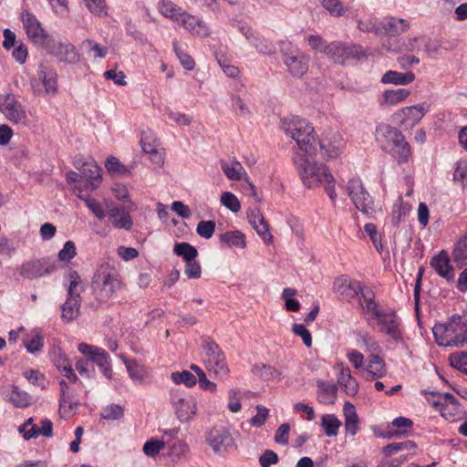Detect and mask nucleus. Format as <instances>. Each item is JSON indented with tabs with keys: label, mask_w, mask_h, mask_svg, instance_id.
<instances>
[{
	"label": "nucleus",
	"mask_w": 467,
	"mask_h": 467,
	"mask_svg": "<svg viewBox=\"0 0 467 467\" xmlns=\"http://www.w3.org/2000/svg\"><path fill=\"white\" fill-rule=\"evenodd\" d=\"M73 164L79 172L68 171L66 180L79 200L93 204L90 197L102 182L101 169L92 158H76Z\"/></svg>",
	"instance_id": "obj_1"
},
{
	"label": "nucleus",
	"mask_w": 467,
	"mask_h": 467,
	"mask_svg": "<svg viewBox=\"0 0 467 467\" xmlns=\"http://www.w3.org/2000/svg\"><path fill=\"white\" fill-rule=\"evenodd\" d=\"M315 155L294 154L293 162L303 184L314 189L324 185L330 201H336L335 178L328 167L314 160Z\"/></svg>",
	"instance_id": "obj_2"
},
{
	"label": "nucleus",
	"mask_w": 467,
	"mask_h": 467,
	"mask_svg": "<svg viewBox=\"0 0 467 467\" xmlns=\"http://www.w3.org/2000/svg\"><path fill=\"white\" fill-rule=\"evenodd\" d=\"M375 138L381 150L389 153L399 164L407 163L411 159V147L398 128L380 123L376 128Z\"/></svg>",
	"instance_id": "obj_3"
},
{
	"label": "nucleus",
	"mask_w": 467,
	"mask_h": 467,
	"mask_svg": "<svg viewBox=\"0 0 467 467\" xmlns=\"http://www.w3.org/2000/svg\"><path fill=\"white\" fill-rule=\"evenodd\" d=\"M281 129L296 142L297 149L294 154L316 155L317 149L315 129L306 119L296 116L284 118L281 120Z\"/></svg>",
	"instance_id": "obj_4"
},
{
	"label": "nucleus",
	"mask_w": 467,
	"mask_h": 467,
	"mask_svg": "<svg viewBox=\"0 0 467 467\" xmlns=\"http://www.w3.org/2000/svg\"><path fill=\"white\" fill-rule=\"evenodd\" d=\"M432 333L439 346L462 348L467 345V315L452 316L444 323L435 324Z\"/></svg>",
	"instance_id": "obj_5"
},
{
	"label": "nucleus",
	"mask_w": 467,
	"mask_h": 467,
	"mask_svg": "<svg viewBox=\"0 0 467 467\" xmlns=\"http://www.w3.org/2000/svg\"><path fill=\"white\" fill-rule=\"evenodd\" d=\"M120 286L119 275L109 265H101L93 276V293L96 299L101 303H106L112 298Z\"/></svg>",
	"instance_id": "obj_6"
},
{
	"label": "nucleus",
	"mask_w": 467,
	"mask_h": 467,
	"mask_svg": "<svg viewBox=\"0 0 467 467\" xmlns=\"http://www.w3.org/2000/svg\"><path fill=\"white\" fill-rule=\"evenodd\" d=\"M69 285L67 287V297L61 306V318L66 322H71L79 316L83 285L80 276L76 271L68 274Z\"/></svg>",
	"instance_id": "obj_7"
},
{
	"label": "nucleus",
	"mask_w": 467,
	"mask_h": 467,
	"mask_svg": "<svg viewBox=\"0 0 467 467\" xmlns=\"http://www.w3.org/2000/svg\"><path fill=\"white\" fill-rule=\"evenodd\" d=\"M282 60L290 75L301 78L308 70V57L291 42H282L280 46Z\"/></svg>",
	"instance_id": "obj_8"
},
{
	"label": "nucleus",
	"mask_w": 467,
	"mask_h": 467,
	"mask_svg": "<svg viewBox=\"0 0 467 467\" xmlns=\"http://www.w3.org/2000/svg\"><path fill=\"white\" fill-rule=\"evenodd\" d=\"M203 363L206 369L219 379H224L229 374L225 358L219 346L213 340H206L202 346Z\"/></svg>",
	"instance_id": "obj_9"
},
{
	"label": "nucleus",
	"mask_w": 467,
	"mask_h": 467,
	"mask_svg": "<svg viewBox=\"0 0 467 467\" xmlns=\"http://www.w3.org/2000/svg\"><path fill=\"white\" fill-rule=\"evenodd\" d=\"M171 403L179 421L184 423L192 420L198 411L196 400L190 394L177 389L171 390Z\"/></svg>",
	"instance_id": "obj_10"
},
{
	"label": "nucleus",
	"mask_w": 467,
	"mask_h": 467,
	"mask_svg": "<svg viewBox=\"0 0 467 467\" xmlns=\"http://www.w3.org/2000/svg\"><path fill=\"white\" fill-rule=\"evenodd\" d=\"M34 93L41 96L44 93L55 95L57 92V74L55 69L41 63L37 69V78L30 81Z\"/></svg>",
	"instance_id": "obj_11"
},
{
	"label": "nucleus",
	"mask_w": 467,
	"mask_h": 467,
	"mask_svg": "<svg viewBox=\"0 0 467 467\" xmlns=\"http://www.w3.org/2000/svg\"><path fill=\"white\" fill-rule=\"evenodd\" d=\"M78 349L81 354L95 362L107 379H110L112 378L113 371L110 358L105 349L83 342L78 344Z\"/></svg>",
	"instance_id": "obj_12"
},
{
	"label": "nucleus",
	"mask_w": 467,
	"mask_h": 467,
	"mask_svg": "<svg viewBox=\"0 0 467 467\" xmlns=\"http://www.w3.org/2000/svg\"><path fill=\"white\" fill-rule=\"evenodd\" d=\"M0 111L12 122L26 125L27 115L13 94L0 95Z\"/></svg>",
	"instance_id": "obj_13"
},
{
	"label": "nucleus",
	"mask_w": 467,
	"mask_h": 467,
	"mask_svg": "<svg viewBox=\"0 0 467 467\" xmlns=\"http://www.w3.org/2000/svg\"><path fill=\"white\" fill-rule=\"evenodd\" d=\"M374 319L377 320L379 331L390 337L394 341L401 340L400 321L393 309L385 308Z\"/></svg>",
	"instance_id": "obj_14"
},
{
	"label": "nucleus",
	"mask_w": 467,
	"mask_h": 467,
	"mask_svg": "<svg viewBox=\"0 0 467 467\" xmlns=\"http://www.w3.org/2000/svg\"><path fill=\"white\" fill-rule=\"evenodd\" d=\"M327 48V57L338 64H345L350 59H358L364 56L360 47H347L340 42H332Z\"/></svg>",
	"instance_id": "obj_15"
},
{
	"label": "nucleus",
	"mask_w": 467,
	"mask_h": 467,
	"mask_svg": "<svg viewBox=\"0 0 467 467\" xmlns=\"http://www.w3.org/2000/svg\"><path fill=\"white\" fill-rule=\"evenodd\" d=\"M344 192L353 204H369L372 198L359 177L348 179L346 184H341Z\"/></svg>",
	"instance_id": "obj_16"
},
{
	"label": "nucleus",
	"mask_w": 467,
	"mask_h": 467,
	"mask_svg": "<svg viewBox=\"0 0 467 467\" xmlns=\"http://www.w3.org/2000/svg\"><path fill=\"white\" fill-rule=\"evenodd\" d=\"M54 267L47 265L44 260H31L24 262L19 267L16 268L14 275L16 279H36L45 275L50 274Z\"/></svg>",
	"instance_id": "obj_17"
},
{
	"label": "nucleus",
	"mask_w": 467,
	"mask_h": 467,
	"mask_svg": "<svg viewBox=\"0 0 467 467\" xmlns=\"http://www.w3.org/2000/svg\"><path fill=\"white\" fill-rule=\"evenodd\" d=\"M21 19L27 37L35 44L46 45L47 35L36 16L28 11H25L21 15Z\"/></svg>",
	"instance_id": "obj_18"
},
{
	"label": "nucleus",
	"mask_w": 467,
	"mask_h": 467,
	"mask_svg": "<svg viewBox=\"0 0 467 467\" xmlns=\"http://www.w3.org/2000/svg\"><path fill=\"white\" fill-rule=\"evenodd\" d=\"M206 441L215 453H223L234 444L231 433L224 427L212 429L206 434Z\"/></svg>",
	"instance_id": "obj_19"
},
{
	"label": "nucleus",
	"mask_w": 467,
	"mask_h": 467,
	"mask_svg": "<svg viewBox=\"0 0 467 467\" xmlns=\"http://www.w3.org/2000/svg\"><path fill=\"white\" fill-rule=\"evenodd\" d=\"M323 157L327 160L339 157L344 150V140L339 133L329 132L324 135L318 142Z\"/></svg>",
	"instance_id": "obj_20"
},
{
	"label": "nucleus",
	"mask_w": 467,
	"mask_h": 467,
	"mask_svg": "<svg viewBox=\"0 0 467 467\" xmlns=\"http://www.w3.org/2000/svg\"><path fill=\"white\" fill-rule=\"evenodd\" d=\"M47 47L49 53L60 62L75 65L80 59L79 53L71 43L54 42Z\"/></svg>",
	"instance_id": "obj_21"
},
{
	"label": "nucleus",
	"mask_w": 467,
	"mask_h": 467,
	"mask_svg": "<svg viewBox=\"0 0 467 467\" xmlns=\"http://www.w3.org/2000/svg\"><path fill=\"white\" fill-rule=\"evenodd\" d=\"M358 296L362 312L367 316L368 321L374 320L385 309L380 307L375 299L374 292L368 286L363 285Z\"/></svg>",
	"instance_id": "obj_22"
},
{
	"label": "nucleus",
	"mask_w": 467,
	"mask_h": 467,
	"mask_svg": "<svg viewBox=\"0 0 467 467\" xmlns=\"http://www.w3.org/2000/svg\"><path fill=\"white\" fill-rule=\"evenodd\" d=\"M430 110V105L426 102L403 108L400 114L402 116L400 124L406 128H412L418 124Z\"/></svg>",
	"instance_id": "obj_23"
},
{
	"label": "nucleus",
	"mask_w": 467,
	"mask_h": 467,
	"mask_svg": "<svg viewBox=\"0 0 467 467\" xmlns=\"http://www.w3.org/2000/svg\"><path fill=\"white\" fill-rule=\"evenodd\" d=\"M247 219L249 223L256 231L258 235L266 243L272 242V235L269 232L268 224L265 222L263 214L257 207L250 208L247 211Z\"/></svg>",
	"instance_id": "obj_24"
},
{
	"label": "nucleus",
	"mask_w": 467,
	"mask_h": 467,
	"mask_svg": "<svg viewBox=\"0 0 467 467\" xmlns=\"http://www.w3.org/2000/svg\"><path fill=\"white\" fill-rule=\"evenodd\" d=\"M337 383L343 389L347 395L356 396L358 392V382L352 377L350 369L348 366L340 363L337 366Z\"/></svg>",
	"instance_id": "obj_25"
},
{
	"label": "nucleus",
	"mask_w": 467,
	"mask_h": 467,
	"mask_svg": "<svg viewBox=\"0 0 467 467\" xmlns=\"http://www.w3.org/2000/svg\"><path fill=\"white\" fill-rule=\"evenodd\" d=\"M178 23L192 35L201 37H206L210 35V30L202 20L186 12L182 13Z\"/></svg>",
	"instance_id": "obj_26"
},
{
	"label": "nucleus",
	"mask_w": 467,
	"mask_h": 467,
	"mask_svg": "<svg viewBox=\"0 0 467 467\" xmlns=\"http://www.w3.org/2000/svg\"><path fill=\"white\" fill-rule=\"evenodd\" d=\"M431 265L435 272L441 277L451 282L454 278V269L451 265V260L445 251L440 252L431 260Z\"/></svg>",
	"instance_id": "obj_27"
},
{
	"label": "nucleus",
	"mask_w": 467,
	"mask_h": 467,
	"mask_svg": "<svg viewBox=\"0 0 467 467\" xmlns=\"http://www.w3.org/2000/svg\"><path fill=\"white\" fill-rule=\"evenodd\" d=\"M221 169L229 181L242 182L248 178V174L240 161L235 159L221 161Z\"/></svg>",
	"instance_id": "obj_28"
},
{
	"label": "nucleus",
	"mask_w": 467,
	"mask_h": 467,
	"mask_svg": "<svg viewBox=\"0 0 467 467\" xmlns=\"http://www.w3.org/2000/svg\"><path fill=\"white\" fill-rule=\"evenodd\" d=\"M365 371L367 380H373L376 379H381L387 374V368L384 360L376 354L368 356L367 364L365 366Z\"/></svg>",
	"instance_id": "obj_29"
},
{
	"label": "nucleus",
	"mask_w": 467,
	"mask_h": 467,
	"mask_svg": "<svg viewBox=\"0 0 467 467\" xmlns=\"http://www.w3.org/2000/svg\"><path fill=\"white\" fill-rule=\"evenodd\" d=\"M343 416L346 434L355 436L359 430V419L355 406L349 401L344 403Z\"/></svg>",
	"instance_id": "obj_30"
},
{
	"label": "nucleus",
	"mask_w": 467,
	"mask_h": 467,
	"mask_svg": "<svg viewBox=\"0 0 467 467\" xmlns=\"http://www.w3.org/2000/svg\"><path fill=\"white\" fill-rule=\"evenodd\" d=\"M108 215L116 228L130 230L132 226L129 212L125 210L124 206H111L108 211Z\"/></svg>",
	"instance_id": "obj_31"
},
{
	"label": "nucleus",
	"mask_w": 467,
	"mask_h": 467,
	"mask_svg": "<svg viewBox=\"0 0 467 467\" xmlns=\"http://www.w3.org/2000/svg\"><path fill=\"white\" fill-rule=\"evenodd\" d=\"M4 395L7 401L18 408L27 407L31 402L30 395L16 386H8Z\"/></svg>",
	"instance_id": "obj_32"
},
{
	"label": "nucleus",
	"mask_w": 467,
	"mask_h": 467,
	"mask_svg": "<svg viewBox=\"0 0 467 467\" xmlns=\"http://www.w3.org/2000/svg\"><path fill=\"white\" fill-rule=\"evenodd\" d=\"M415 80V74L411 71L405 73L394 70H388L380 79L382 84H393L397 86H406Z\"/></svg>",
	"instance_id": "obj_33"
},
{
	"label": "nucleus",
	"mask_w": 467,
	"mask_h": 467,
	"mask_svg": "<svg viewBox=\"0 0 467 467\" xmlns=\"http://www.w3.org/2000/svg\"><path fill=\"white\" fill-rule=\"evenodd\" d=\"M379 26L385 33L396 36L407 31L410 27V23L403 18L389 16L383 19Z\"/></svg>",
	"instance_id": "obj_34"
},
{
	"label": "nucleus",
	"mask_w": 467,
	"mask_h": 467,
	"mask_svg": "<svg viewBox=\"0 0 467 467\" xmlns=\"http://www.w3.org/2000/svg\"><path fill=\"white\" fill-rule=\"evenodd\" d=\"M320 426L327 437H336L342 422L335 414H324L320 419Z\"/></svg>",
	"instance_id": "obj_35"
},
{
	"label": "nucleus",
	"mask_w": 467,
	"mask_h": 467,
	"mask_svg": "<svg viewBox=\"0 0 467 467\" xmlns=\"http://www.w3.org/2000/svg\"><path fill=\"white\" fill-rule=\"evenodd\" d=\"M121 359L125 364L127 372L130 378L136 382H142L146 377V371L142 365L134 359H128L126 357L121 356Z\"/></svg>",
	"instance_id": "obj_36"
},
{
	"label": "nucleus",
	"mask_w": 467,
	"mask_h": 467,
	"mask_svg": "<svg viewBox=\"0 0 467 467\" xmlns=\"http://www.w3.org/2000/svg\"><path fill=\"white\" fill-rule=\"evenodd\" d=\"M410 96L406 88L390 89L384 91L381 105L394 106L404 101Z\"/></svg>",
	"instance_id": "obj_37"
},
{
	"label": "nucleus",
	"mask_w": 467,
	"mask_h": 467,
	"mask_svg": "<svg viewBox=\"0 0 467 467\" xmlns=\"http://www.w3.org/2000/svg\"><path fill=\"white\" fill-rule=\"evenodd\" d=\"M363 287V285L358 281H348L346 277L338 279L336 283L337 291L344 296H348L350 291L353 292L351 296H359V291Z\"/></svg>",
	"instance_id": "obj_38"
},
{
	"label": "nucleus",
	"mask_w": 467,
	"mask_h": 467,
	"mask_svg": "<svg viewBox=\"0 0 467 467\" xmlns=\"http://www.w3.org/2000/svg\"><path fill=\"white\" fill-rule=\"evenodd\" d=\"M337 387L334 383L318 382L317 396L321 402H332V399L337 396Z\"/></svg>",
	"instance_id": "obj_39"
},
{
	"label": "nucleus",
	"mask_w": 467,
	"mask_h": 467,
	"mask_svg": "<svg viewBox=\"0 0 467 467\" xmlns=\"http://www.w3.org/2000/svg\"><path fill=\"white\" fill-rule=\"evenodd\" d=\"M160 13L165 17L171 18L176 22L179 21L184 12L181 7L177 6L171 1L162 0L159 5Z\"/></svg>",
	"instance_id": "obj_40"
},
{
	"label": "nucleus",
	"mask_w": 467,
	"mask_h": 467,
	"mask_svg": "<svg viewBox=\"0 0 467 467\" xmlns=\"http://www.w3.org/2000/svg\"><path fill=\"white\" fill-rule=\"evenodd\" d=\"M80 48L85 51L88 55H91L93 52L94 58H104L108 54V49L105 47L100 46L99 43L91 39H86L82 41Z\"/></svg>",
	"instance_id": "obj_41"
},
{
	"label": "nucleus",
	"mask_w": 467,
	"mask_h": 467,
	"mask_svg": "<svg viewBox=\"0 0 467 467\" xmlns=\"http://www.w3.org/2000/svg\"><path fill=\"white\" fill-rule=\"evenodd\" d=\"M222 243L228 246L244 248L245 246V236L240 231L226 232L220 236Z\"/></svg>",
	"instance_id": "obj_42"
},
{
	"label": "nucleus",
	"mask_w": 467,
	"mask_h": 467,
	"mask_svg": "<svg viewBox=\"0 0 467 467\" xmlns=\"http://www.w3.org/2000/svg\"><path fill=\"white\" fill-rule=\"evenodd\" d=\"M173 51L179 58L181 65L186 70H192L195 67V62L193 58L188 55L184 48L180 45V43L175 39L172 41Z\"/></svg>",
	"instance_id": "obj_43"
},
{
	"label": "nucleus",
	"mask_w": 467,
	"mask_h": 467,
	"mask_svg": "<svg viewBox=\"0 0 467 467\" xmlns=\"http://www.w3.org/2000/svg\"><path fill=\"white\" fill-rule=\"evenodd\" d=\"M105 167L108 172L112 176L130 174V171L114 156H110L107 159Z\"/></svg>",
	"instance_id": "obj_44"
},
{
	"label": "nucleus",
	"mask_w": 467,
	"mask_h": 467,
	"mask_svg": "<svg viewBox=\"0 0 467 467\" xmlns=\"http://www.w3.org/2000/svg\"><path fill=\"white\" fill-rule=\"evenodd\" d=\"M23 343L29 353H36L44 347V337L40 333L34 331L23 340Z\"/></svg>",
	"instance_id": "obj_45"
},
{
	"label": "nucleus",
	"mask_w": 467,
	"mask_h": 467,
	"mask_svg": "<svg viewBox=\"0 0 467 467\" xmlns=\"http://www.w3.org/2000/svg\"><path fill=\"white\" fill-rule=\"evenodd\" d=\"M173 252L177 255L182 256L185 262L192 261L198 255L197 249L188 243H180L175 244Z\"/></svg>",
	"instance_id": "obj_46"
},
{
	"label": "nucleus",
	"mask_w": 467,
	"mask_h": 467,
	"mask_svg": "<svg viewBox=\"0 0 467 467\" xmlns=\"http://www.w3.org/2000/svg\"><path fill=\"white\" fill-rule=\"evenodd\" d=\"M253 371L265 380L279 379L281 375L280 371L275 367L265 364L254 365Z\"/></svg>",
	"instance_id": "obj_47"
},
{
	"label": "nucleus",
	"mask_w": 467,
	"mask_h": 467,
	"mask_svg": "<svg viewBox=\"0 0 467 467\" xmlns=\"http://www.w3.org/2000/svg\"><path fill=\"white\" fill-rule=\"evenodd\" d=\"M452 256L456 263L467 265V234L457 242Z\"/></svg>",
	"instance_id": "obj_48"
},
{
	"label": "nucleus",
	"mask_w": 467,
	"mask_h": 467,
	"mask_svg": "<svg viewBox=\"0 0 467 467\" xmlns=\"http://www.w3.org/2000/svg\"><path fill=\"white\" fill-rule=\"evenodd\" d=\"M141 148L144 153H152L153 150L160 148L158 140L153 136L151 131H144L140 139Z\"/></svg>",
	"instance_id": "obj_49"
},
{
	"label": "nucleus",
	"mask_w": 467,
	"mask_h": 467,
	"mask_svg": "<svg viewBox=\"0 0 467 467\" xmlns=\"http://www.w3.org/2000/svg\"><path fill=\"white\" fill-rule=\"evenodd\" d=\"M434 406L440 410L441 416L448 420H454L455 417L460 413L458 404L442 403L441 401L434 402Z\"/></svg>",
	"instance_id": "obj_50"
},
{
	"label": "nucleus",
	"mask_w": 467,
	"mask_h": 467,
	"mask_svg": "<svg viewBox=\"0 0 467 467\" xmlns=\"http://www.w3.org/2000/svg\"><path fill=\"white\" fill-rule=\"evenodd\" d=\"M171 379L175 384H184L187 387H193L197 382L196 377L187 370L173 372Z\"/></svg>",
	"instance_id": "obj_51"
},
{
	"label": "nucleus",
	"mask_w": 467,
	"mask_h": 467,
	"mask_svg": "<svg viewBox=\"0 0 467 467\" xmlns=\"http://www.w3.org/2000/svg\"><path fill=\"white\" fill-rule=\"evenodd\" d=\"M56 366L57 369L60 371V373L72 382H76L78 380L77 375L74 373L70 363L68 359L64 357L60 356L58 359L56 361Z\"/></svg>",
	"instance_id": "obj_52"
},
{
	"label": "nucleus",
	"mask_w": 467,
	"mask_h": 467,
	"mask_svg": "<svg viewBox=\"0 0 467 467\" xmlns=\"http://www.w3.org/2000/svg\"><path fill=\"white\" fill-rule=\"evenodd\" d=\"M124 414V409L118 404H110L104 407L100 412V416L104 420H119Z\"/></svg>",
	"instance_id": "obj_53"
},
{
	"label": "nucleus",
	"mask_w": 467,
	"mask_h": 467,
	"mask_svg": "<svg viewBox=\"0 0 467 467\" xmlns=\"http://www.w3.org/2000/svg\"><path fill=\"white\" fill-rule=\"evenodd\" d=\"M296 295L294 288H285L282 293V298L285 300V306L287 311L297 312L300 309V303L292 297Z\"/></svg>",
	"instance_id": "obj_54"
},
{
	"label": "nucleus",
	"mask_w": 467,
	"mask_h": 467,
	"mask_svg": "<svg viewBox=\"0 0 467 467\" xmlns=\"http://www.w3.org/2000/svg\"><path fill=\"white\" fill-rule=\"evenodd\" d=\"M164 446L165 444L163 441L150 439L144 443L142 450L147 456L153 458L160 453Z\"/></svg>",
	"instance_id": "obj_55"
},
{
	"label": "nucleus",
	"mask_w": 467,
	"mask_h": 467,
	"mask_svg": "<svg viewBox=\"0 0 467 467\" xmlns=\"http://www.w3.org/2000/svg\"><path fill=\"white\" fill-rule=\"evenodd\" d=\"M450 363L454 368L467 374V352L462 351L451 354Z\"/></svg>",
	"instance_id": "obj_56"
},
{
	"label": "nucleus",
	"mask_w": 467,
	"mask_h": 467,
	"mask_svg": "<svg viewBox=\"0 0 467 467\" xmlns=\"http://www.w3.org/2000/svg\"><path fill=\"white\" fill-rule=\"evenodd\" d=\"M24 377L33 385H36L41 389H45L47 384V380L44 374L38 370L28 369L24 372Z\"/></svg>",
	"instance_id": "obj_57"
},
{
	"label": "nucleus",
	"mask_w": 467,
	"mask_h": 467,
	"mask_svg": "<svg viewBox=\"0 0 467 467\" xmlns=\"http://www.w3.org/2000/svg\"><path fill=\"white\" fill-rule=\"evenodd\" d=\"M78 400H59V411L63 417L69 418L73 416L78 409Z\"/></svg>",
	"instance_id": "obj_58"
},
{
	"label": "nucleus",
	"mask_w": 467,
	"mask_h": 467,
	"mask_svg": "<svg viewBox=\"0 0 467 467\" xmlns=\"http://www.w3.org/2000/svg\"><path fill=\"white\" fill-rule=\"evenodd\" d=\"M358 336V341L364 346L367 350L376 351L379 349V344L376 342L373 337L368 332L363 330H358L356 332Z\"/></svg>",
	"instance_id": "obj_59"
},
{
	"label": "nucleus",
	"mask_w": 467,
	"mask_h": 467,
	"mask_svg": "<svg viewBox=\"0 0 467 467\" xmlns=\"http://www.w3.org/2000/svg\"><path fill=\"white\" fill-rule=\"evenodd\" d=\"M322 6L334 16H341L344 14L343 4L339 0H318Z\"/></svg>",
	"instance_id": "obj_60"
},
{
	"label": "nucleus",
	"mask_w": 467,
	"mask_h": 467,
	"mask_svg": "<svg viewBox=\"0 0 467 467\" xmlns=\"http://www.w3.org/2000/svg\"><path fill=\"white\" fill-rule=\"evenodd\" d=\"M306 40L312 49L324 53L327 56V49H328L327 47H329V44H327L319 35H310L307 36Z\"/></svg>",
	"instance_id": "obj_61"
},
{
	"label": "nucleus",
	"mask_w": 467,
	"mask_h": 467,
	"mask_svg": "<svg viewBox=\"0 0 467 467\" xmlns=\"http://www.w3.org/2000/svg\"><path fill=\"white\" fill-rule=\"evenodd\" d=\"M165 114L178 125L189 126L192 123V117L179 111H174L170 108L165 109Z\"/></svg>",
	"instance_id": "obj_62"
},
{
	"label": "nucleus",
	"mask_w": 467,
	"mask_h": 467,
	"mask_svg": "<svg viewBox=\"0 0 467 467\" xmlns=\"http://www.w3.org/2000/svg\"><path fill=\"white\" fill-rule=\"evenodd\" d=\"M196 231L200 236L209 239L215 231V223L213 221H201L197 225Z\"/></svg>",
	"instance_id": "obj_63"
},
{
	"label": "nucleus",
	"mask_w": 467,
	"mask_h": 467,
	"mask_svg": "<svg viewBox=\"0 0 467 467\" xmlns=\"http://www.w3.org/2000/svg\"><path fill=\"white\" fill-rule=\"evenodd\" d=\"M453 178L456 182L464 185L467 183V160H460L457 162Z\"/></svg>",
	"instance_id": "obj_64"
}]
</instances>
